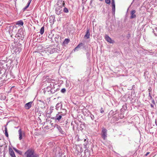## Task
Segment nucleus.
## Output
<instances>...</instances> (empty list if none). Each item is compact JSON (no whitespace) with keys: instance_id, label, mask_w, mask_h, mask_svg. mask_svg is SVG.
<instances>
[{"instance_id":"nucleus-1","label":"nucleus","mask_w":157,"mask_h":157,"mask_svg":"<svg viewBox=\"0 0 157 157\" xmlns=\"http://www.w3.org/2000/svg\"><path fill=\"white\" fill-rule=\"evenodd\" d=\"M67 113V110L65 109H63L62 111L58 112L56 116L52 117L51 119L55 121L60 122L63 119V117L66 115Z\"/></svg>"},{"instance_id":"nucleus-2","label":"nucleus","mask_w":157,"mask_h":157,"mask_svg":"<svg viewBox=\"0 0 157 157\" xmlns=\"http://www.w3.org/2000/svg\"><path fill=\"white\" fill-rule=\"evenodd\" d=\"M25 157H37V155L34 151L32 149L28 150L25 153Z\"/></svg>"},{"instance_id":"nucleus-3","label":"nucleus","mask_w":157,"mask_h":157,"mask_svg":"<svg viewBox=\"0 0 157 157\" xmlns=\"http://www.w3.org/2000/svg\"><path fill=\"white\" fill-rule=\"evenodd\" d=\"M59 4H57L58 6L56 8V13L58 15H60L62 13V6H59Z\"/></svg>"},{"instance_id":"nucleus-4","label":"nucleus","mask_w":157,"mask_h":157,"mask_svg":"<svg viewBox=\"0 0 157 157\" xmlns=\"http://www.w3.org/2000/svg\"><path fill=\"white\" fill-rule=\"evenodd\" d=\"M107 130L104 128H102V136L103 137H106L107 136Z\"/></svg>"},{"instance_id":"nucleus-5","label":"nucleus","mask_w":157,"mask_h":157,"mask_svg":"<svg viewBox=\"0 0 157 157\" xmlns=\"http://www.w3.org/2000/svg\"><path fill=\"white\" fill-rule=\"evenodd\" d=\"M25 31L22 29H20L18 30V33L16 36H25Z\"/></svg>"},{"instance_id":"nucleus-6","label":"nucleus","mask_w":157,"mask_h":157,"mask_svg":"<svg viewBox=\"0 0 157 157\" xmlns=\"http://www.w3.org/2000/svg\"><path fill=\"white\" fill-rule=\"evenodd\" d=\"M32 101H30L26 103L24 106L25 109H29L32 107Z\"/></svg>"},{"instance_id":"nucleus-7","label":"nucleus","mask_w":157,"mask_h":157,"mask_svg":"<svg viewBox=\"0 0 157 157\" xmlns=\"http://www.w3.org/2000/svg\"><path fill=\"white\" fill-rule=\"evenodd\" d=\"M76 149L78 154L79 153H81L83 151L82 147L80 145L77 146L76 147Z\"/></svg>"},{"instance_id":"nucleus-8","label":"nucleus","mask_w":157,"mask_h":157,"mask_svg":"<svg viewBox=\"0 0 157 157\" xmlns=\"http://www.w3.org/2000/svg\"><path fill=\"white\" fill-rule=\"evenodd\" d=\"M39 101L40 102L41 108L42 109H44L46 107L47 105V104L46 101H43L40 100Z\"/></svg>"},{"instance_id":"nucleus-9","label":"nucleus","mask_w":157,"mask_h":157,"mask_svg":"<svg viewBox=\"0 0 157 157\" xmlns=\"http://www.w3.org/2000/svg\"><path fill=\"white\" fill-rule=\"evenodd\" d=\"M136 11L135 10H132L130 12V14L131 16L130 17V18L133 19L135 18L136 17V15L135 13H136Z\"/></svg>"},{"instance_id":"nucleus-10","label":"nucleus","mask_w":157,"mask_h":157,"mask_svg":"<svg viewBox=\"0 0 157 157\" xmlns=\"http://www.w3.org/2000/svg\"><path fill=\"white\" fill-rule=\"evenodd\" d=\"M19 137H22L25 136V133L24 132L22 131L21 129H20L18 131Z\"/></svg>"},{"instance_id":"nucleus-11","label":"nucleus","mask_w":157,"mask_h":157,"mask_svg":"<svg viewBox=\"0 0 157 157\" xmlns=\"http://www.w3.org/2000/svg\"><path fill=\"white\" fill-rule=\"evenodd\" d=\"M90 33L89 32V30L88 29H87L86 33L85 35L84 36V38L85 39H88L90 38Z\"/></svg>"},{"instance_id":"nucleus-12","label":"nucleus","mask_w":157,"mask_h":157,"mask_svg":"<svg viewBox=\"0 0 157 157\" xmlns=\"http://www.w3.org/2000/svg\"><path fill=\"white\" fill-rule=\"evenodd\" d=\"M105 39L106 41L111 43H113L114 41L113 40H111V38L108 35H106L105 36Z\"/></svg>"},{"instance_id":"nucleus-13","label":"nucleus","mask_w":157,"mask_h":157,"mask_svg":"<svg viewBox=\"0 0 157 157\" xmlns=\"http://www.w3.org/2000/svg\"><path fill=\"white\" fill-rule=\"evenodd\" d=\"M57 128L58 129V130L59 131V132L61 133V134L62 135H65V132L62 130L61 128L60 127V126L57 125Z\"/></svg>"},{"instance_id":"nucleus-14","label":"nucleus","mask_w":157,"mask_h":157,"mask_svg":"<svg viewBox=\"0 0 157 157\" xmlns=\"http://www.w3.org/2000/svg\"><path fill=\"white\" fill-rule=\"evenodd\" d=\"M9 152L11 157H16L15 154L12 148H10L9 149Z\"/></svg>"},{"instance_id":"nucleus-15","label":"nucleus","mask_w":157,"mask_h":157,"mask_svg":"<svg viewBox=\"0 0 157 157\" xmlns=\"http://www.w3.org/2000/svg\"><path fill=\"white\" fill-rule=\"evenodd\" d=\"M83 43H80L74 49V51H75L76 50H78V49L81 48V47L83 46Z\"/></svg>"},{"instance_id":"nucleus-16","label":"nucleus","mask_w":157,"mask_h":157,"mask_svg":"<svg viewBox=\"0 0 157 157\" xmlns=\"http://www.w3.org/2000/svg\"><path fill=\"white\" fill-rule=\"evenodd\" d=\"M9 122H7V124L6 125L4 126L5 127V135L6 137H8V134L7 132V130L6 127V126L7 125Z\"/></svg>"},{"instance_id":"nucleus-17","label":"nucleus","mask_w":157,"mask_h":157,"mask_svg":"<svg viewBox=\"0 0 157 157\" xmlns=\"http://www.w3.org/2000/svg\"><path fill=\"white\" fill-rule=\"evenodd\" d=\"M69 41V39H65L63 42V45H64L65 44H67Z\"/></svg>"},{"instance_id":"nucleus-18","label":"nucleus","mask_w":157,"mask_h":157,"mask_svg":"<svg viewBox=\"0 0 157 157\" xmlns=\"http://www.w3.org/2000/svg\"><path fill=\"white\" fill-rule=\"evenodd\" d=\"M86 55L87 59L89 60L90 59V53L88 51H87Z\"/></svg>"},{"instance_id":"nucleus-19","label":"nucleus","mask_w":157,"mask_h":157,"mask_svg":"<svg viewBox=\"0 0 157 157\" xmlns=\"http://www.w3.org/2000/svg\"><path fill=\"white\" fill-rule=\"evenodd\" d=\"M62 105L61 104V103H57L56 106V109L57 110H58L59 108Z\"/></svg>"},{"instance_id":"nucleus-20","label":"nucleus","mask_w":157,"mask_h":157,"mask_svg":"<svg viewBox=\"0 0 157 157\" xmlns=\"http://www.w3.org/2000/svg\"><path fill=\"white\" fill-rule=\"evenodd\" d=\"M13 149L16 152H17L19 154H20V155H21L22 154V152L21 151L19 150H17V149L15 148H13Z\"/></svg>"},{"instance_id":"nucleus-21","label":"nucleus","mask_w":157,"mask_h":157,"mask_svg":"<svg viewBox=\"0 0 157 157\" xmlns=\"http://www.w3.org/2000/svg\"><path fill=\"white\" fill-rule=\"evenodd\" d=\"M16 25H23V22L21 21H20L17 22Z\"/></svg>"},{"instance_id":"nucleus-22","label":"nucleus","mask_w":157,"mask_h":157,"mask_svg":"<svg viewBox=\"0 0 157 157\" xmlns=\"http://www.w3.org/2000/svg\"><path fill=\"white\" fill-rule=\"evenodd\" d=\"M44 32V27H42L40 29V33L42 35Z\"/></svg>"},{"instance_id":"nucleus-23","label":"nucleus","mask_w":157,"mask_h":157,"mask_svg":"<svg viewBox=\"0 0 157 157\" xmlns=\"http://www.w3.org/2000/svg\"><path fill=\"white\" fill-rule=\"evenodd\" d=\"M18 39H20L21 40H23L24 39V36H17Z\"/></svg>"},{"instance_id":"nucleus-24","label":"nucleus","mask_w":157,"mask_h":157,"mask_svg":"<svg viewBox=\"0 0 157 157\" xmlns=\"http://www.w3.org/2000/svg\"><path fill=\"white\" fill-rule=\"evenodd\" d=\"M63 12L66 13L68 12V9L66 7H64L63 9Z\"/></svg>"},{"instance_id":"nucleus-25","label":"nucleus","mask_w":157,"mask_h":157,"mask_svg":"<svg viewBox=\"0 0 157 157\" xmlns=\"http://www.w3.org/2000/svg\"><path fill=\"white\" fill-rule=\"evenodd\" d=\"M112 11L113 12L114 14L115 11V6H112Z\"/></svg>"},{"instance_id":"nucleus-26","label":"nucleus","mask_w":157,"mask_h":157,"mask_svg":"<svg viewBox=\"0 0 157 157\" xmlns=\"http://www.w3.org/2000/svg\"><path fill=\"white\" fill-rule=\"evenodd\" d=\"M66 91V90L65 88H63L61 90V92L63 93H65Z\"/></svg>"},{"instance_id":"nucleus-27","label":"nucleus","mask_w":157,"mask_h":157,"mask_svg":"<svg viewBox=\"0 0 157 157\" xmlns=\"http://www.w3.org/2000/svg\"><path fill=\"white\" fill-rule=\"evenodd\" d=\"M105 2L107 4H109L110 3V0H105Z\"/></svg>"},{"instance_id":"nucleus-28","label":"nucleus","mask_w":157,"mask_h":157,"mask_svg":"<svg viewBox=\"0 0 157 157\" xmlns=\"http://www.w3.org/2000/svg\"><path fill=\"white\" fill-rule=\"evenodd\" d=\"M90 117L92 120H94V115L93 114H91L90 116Z\"/></svg>"},{"instance_id":"nucleus-29","label":"nucleus","mask_w":157,"mask_h":157,"mask_svg":"<svg viewBox=\"0 0 157 157\" xmlns=\"http://www.w3.org/2000/svg\"><path fill=\"white\" fill-rule=\"evenodd\" d=\"M50 92L51 94H53L54 93H55V90H52V89H51L50 90Z\"/></svg>"},{"instance_id":"nucleus-30","label":"nucleus","mask_w":157,"mask_h":157,"mask_svg":"<svg viewBox=\"0 0 157 157\" xmlns=\"http://www.w3.org/2000/svg\"><path fill=\"white\" fill-rule=\"evenodd\" d=\"M100 112L101 113H103L104 112V111L102 108H101Z\"/></svg>"},{"instance_id":"nucleus-31","label":"nucleus","mask_w":157,"mask_h":157,"mask_svg":"<svg viewBox=\"0 0 157 157\" xmlns=\"http://www.w3.org/2000/svg\"><path fill=\"white\" fill-rule=\"evenodd\" d=\"M112 6H115V2H112Z\"/></svg>"},{"instance_id":"nucleus-32","label":"nucleus","mask_w":157,"mask_h":157,"mask_svg":"<svg viewBox=\"0 0 157 157\" xmlns=\"http://www.w3.org/2000/svg\"><path fill=\"white\" fill-rule=\"evenodd\" d=\"M153 33H154V34L155 36H157V34L155 33V31L153 29Z\"/></svg>"},{"instance_id":"nucleus-33","label":"nucleus","mask_w":157,"mask_h":157,"mask_svg":"<svg viewBox=\"0 0 157 157\" xmlns=\"http://www.w3.org/2000/svg\"><path fill=\"white\" fill-rule=\"evenodd\" d=\"M31 2V0H29V2H28V3H27V5H28L29 6Z\"/></svg>"},{"instance_id":"nucleus-34","label":"nucleus","mask_w":157,"mask_h":157,"mask_svg":"<svg viewBox=\"0 0 157 157\" xmlns=\"http://www.w3.org/2000/svg\"><path fill=\"white\" fill-rule=\"evenodd\" d=\"M53 107H52V106H51L50 107V110H52L53 109Z\"/></svg>"},{"instance_id":"nucleus-35","label":"nucleus","mask_w":157,"mask_h":157,"mask_svg":"<svg viewBox=\"0 0 157 157\" xmlns=\"http://www.w3.org/2000/svg\"><path fill=\"white\" fill-rule=\"evenodd\" d=\"M149 153H150V152H147L146 154H145L144 155H145V156H147V155H148L149 154Z\"/></svg>"},{"instance_id":"nucleus-36","label":"nucleus","mask_w":157,"mask_h":157,"mask_svg":"<svg viewBox=\"0 0 157 157\" xmlns=\"http://www.w3.org/2000/svg\"><path fill=\"white\" fill-rule=\"evenodd\" d=\"M62 4H63V6H62H62H65V3L64 2H62Z\"/></svg>"},{"instance_id":"nucleus-37","label":"nucleus","mask_w":157,"mask_h":157,"mask_svg":"<svg viewBox=\"0 0 157 157\" xmlns=\"http://www.w3.org/2000/svg\"><path fill=\"white\" fill-rule=\"evenodd\" d=\"M28 7L26 6L25 8H24V10H25L27 9Z\"/></svg>"},{"instance_id":"nucleus-38","label":"nucleus","mask_w":157,"mask_h":157,"mask_svg":"<svg viewBox=\"0 0 157 157\" xmlns=\"http://www.w3.org/2000/svg\"><path fill=\"white\" fill-rule=\"evenodd\" d=\"M52 110H50V112H49V113L50 114L52 113Z\"/></svg>"},{"instance_id":"nucleus-39","label":"nucleus","mask_w":157,"mask_h":157,"mask_svg":"<svg viewBox=\"0 0 157 157\" xmlns=\"http://www.w3.org/2000/svg\"><path fill=\"white\" fill-rule=\"evenodd\" d=\"M3 75H2V77H0V79H3V78H2V77H3Z\"/></svg>"},{"instance_id":"nucleus-40","label":"nucleus","mask_w":157,"mask_h":157,"mask_svg":"<svg viewBox=\"0 0 157 157\" xmlns=\"http://www.w3.org/2000/svg\"><path fill=\"white\" fill-rule=\"evenodd\" d=\"M149 97L150 99H152V97L151 96V95H150V96H149Z\"/></svg>"},{"instance_id":"nucleus-41","label":"nucleus","mask_w":157,"mask_h":157,"mask_svg":"<svg viewBox=\"0 0 157 157\" xmlns=\"http://www.w3.org/2000/svg\"><path fill=\"white\" fill-rule=\"evenodd\" d=\"M150 53L151 54V55H152L153 54H154V52H151Z\"/></svg>"},{"instance_id":"nucleus-42","label":"nucleus","mask_w":157,"mask_h":157,"mask_svg":"<svg viewBox=\"0 0 157 157\" xmlns=\"http://www.w3.org/2000/svg\"><path fill=\"white\" fill-rule=\"evenodd\" d=\"M154 29L157 31V27L155 28Z\"/></svg>"},{"instance_id":"nucleus-43","label":"nucleus","mask_w":157,"mask_h":157,"mask_svg":"<svg viewBox=\"0 0 157 157\" xmlns=\"http://www.w3.org/2000/svg\"><path fill=\"white\" fill-rule=\"evenodd\" d=\"M115 2L114 0H112V2Z\"/></svg>"},{"instance_id":"nucleus-44","label":"nucleus","mask_w":157,"mask_h":157,"mask_svg":"<svg viewBox=\"0 0 157 157\" xmlns=\"http://www.w3.org/2000/svg\"><path fill=\"white\" fill-rule=\"evenodd\" d=\"M130 34H128V37H130Z\"/></svg>"},{"instance_id":"nucleus-45","label":"nucleus","mask_w":157,"mask_h":157,"mask_svg":"<svg viewBox=\"0 0 157 157\" xmlns=\"http://www.w3.org/2000/svg\"><path fill=\"white\" fill-rule=\"evenodd\" d=\"M86 140H86V139H84V142L86 141Z\"/></svg>"},{"instance_id":"nucleus-46","label":"nucleus","mask_w":157,"mask_h":157,"mask_svg":"<svg viewBox=\"0 0 157 157\" xmlns=\"http://www.w3.org/2000/svg\"><path fill=\"white\" fill-rule=\"evenodd\" d=\"M87 144H84V145L86 146L87 145Z\"/></svg>"},{"instance_id":"nucleus-47","label":"nucleus","mask_w":157,"mask_h":157,"mask_svg":"<svg viewBox=\"0 0 157 157\" xmlns=\"http://www.w3.org/2000/svg\"><path fill=\"white\" fill-rule=\"evenodd\" d=\"M150 95H151V94H150V93H149V96H150Z\"/></svg>"},{"instance_id":"nucleus-48","label":"nucleus","mask_w":157,"mask_h":157,"mask_svg":"<svg viewBox=\"0 0 157 157\" xmlns=\"http://www.w3.org/2000/svg\"><path fill=\"white\" fill-rule=\"evenodd\" d=\"M26 6H27L28 7H29V5H27Z\"/></svg>"},{"instance_id":"nucleus-49","label":"nucleus","mask_w":157,"mask_h":157,"mask_svg":"<svg viewBox=\"0 0 157 157\" xmlns=\"http://www.w3.org/2000/svg\"><path fill=\"white\" fill-rule=\"evenodd\" d=\"M152 102H155V101H154V100H153Z\"/></svg>"},{"instance_id":"nucleus-50","label":"nucleus","mask_w":157,"mask_h":157,"mask_svg":"<svg viewBox=\"0 0 157 157\" xmlns=\"http://www.w3.org/2000/svg\"><path fill=\"white\" fill-rule=\"evenodd\" d=\"M20 139V140H21V139L22 138H19Z\"/></svg>"},{"instance_id":"nucleus-51","label":"nucleus","mask_w":157,"mask_h":157,"mask_svg":"<svg viewBox=\"0 0 157 157\" xmlns=\"http://www.w3.org/2000/svg\"><path fill=\"white\" fill-rule=\"evenodd\" d=\"M87 143H88V140H87Z\"/></svg>"},{"instance_id":"nucleus-52","label":"nucleus","mask_w":157,"mask_h":157,"mask_svg":"<svg viewBox=\"0 0 157 157\" xmlns=\"http://www.w3.org/2000/svg\"><path fill=\"white\" fill-rule=\"evenodd\" d=\"M84 9V7H83L82 8V9Z\"/></svg>"},{"instance_id":"nucleus-53","label":"nucleus","mask_w":157,"mask_h":157,"mask_svg":"<svg viewBox=\"0 0 157 157\" xmlns=\"http://www.w3.org/2000/svg\"><path fill=\"white\" fill-rule=\"evenodd\" d=\"M148 52H149V50H148Z\"/></svg>"},{"instance_id":"nucleus-54","label":"nucleus","mask_w":157,"mask_h":157,"mask_svg":"<svg viewBox=\"0 0 157 157\" xmlns=\"http://www.w3.org/2000/svg\"><path fill=\"white\" fill-rule=\"evenodd\" d=\"M151 106H152V105H151Z\"/></svg>"},{"instance_id":"nucleus-55","label":"nucleus","mask_w":157,"mask_h":157,"mask_svg":"<svg viewBox=\"0 0 157 157\" xmlns=\"http://www.w3.org/2000/svg\"><path fill=\"white\" fill-rule=\"evenodd\" d=\"M1 73H0V74H1Z\"/></svg>"}]
</instances>
